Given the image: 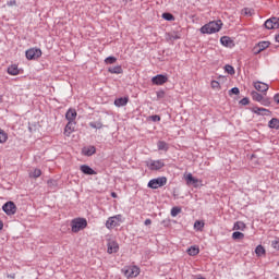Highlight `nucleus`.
Masks as SVG:
<instances>
[{"mask_svg": "<svg viewBox=\"0 0 279 279\" xmlns=\"http://www.w3.org/2000/svg\"><path fill=\"white\" fill-rule=\"evenodd\" d=\"M251 97H252L253 101H257L258 104H260V101H263V95H260L258 92H252Z\"/></svg>", "mask_w": 279, "mask_h": 279, "instance_id": "nucleus-26", "label": "nucleus"}, {"mask_svg": "<svg viewBox=\"0 0 279 279\" xmlns=\"http://www.w3.org/2000/svg\"><path fill=\"white\" fill-rule=\"evenodd\" d=\"M119 242L113 239L107 240V253L117 254L119 252Z\"/></svg>", "mask_w": 279, "mask_h": 279, "instance_id": "nucleus-8", "label": "nucleus"}, {"mask_svg": "<svg viewBox=\"0 0 279 279\" xmlns=\"http://www.w3.org/2000/svg\"><path fill=\"white\" fill-rule=\"evenodd\" d=\"M157 97H165V92L157 93Z\"/></svg>", "mask_w": 279, "mask_h": 279, "instance_id": "nucleus-47", "label": "nucleus"}, {"mask_svg": "<svg viewBox=\"0 0 279 279\" xmlns=\"http://www.w3.org/2000/svg\"><path fill=\"white\" fill-rule=\"evenodd\" d=\"M108 71L109 73H113L116 75H121V73H123V69L121 68V65L109 68Z\"/></svg>", "mask_w": 279, "mask_h": 279, "instance_id": "nucleus-25", "label": "nucleus"}, {"mask_svg": "<svg viewBox=\"0 0 279 279\" xmlns=\"http://www.w3.org/2000/svg\"><path fill=\"white\" fill-rule=\"evenodd\" d=\"M187 186H194V189H197V186H199V184H202V180L196 179L195 177H193V173L189 172V173H184L183 175Z\"/></svg>", "mask_w": 279, "mask_h": 279, "instance_id": "nucleus-6", "label": "nucleus"}, {"mask_svg": "<svg viewBox=\"0 0 279 279\" xmlns=\"http://www.w3.org/2000/svg\"><path fill=\"white\" fill-rule=\"evenodd\" d=\"M2 210L7 215H14L16 213V205L12 202H8L3 205Z\"/></svg>", "mask_w": 279, "mask_h": 279, "instance_id": "nucleus-13", "label": "nucleus"}, {"mask_svg": "<svg viewBox=\"0 0 279 279\" xmlns=\"http://www.w3.org/2000/svg\"><path fill=\"white\" fill-rule=\"evenodd\" d=\"M3 101V96L0 95V104Z\"/></svg>", "mask_w": 279, "mask_h": 279, "instance_id": "nucleus-53", "label": "nucleus"}, {"mask_svg": "<svg viewBox=\"0 0 279 279\" xmlns=\"http://www.w3.org/2000/svg\"><path fill=\"white\" fill-rule=\"evenodd\" d=\"M252 112H254V114H269V109L253 107Z\"/></svg>", "mask_w": 279, "mask_h": 279, "instance_id": "nucleus-20", "label": "nucleus"}, {"mask_svg": "<svg viewBox=\"0 0 279 279\" xmlns=\"http://www.w3.org/2000/svg\"><path fill=\"white\" fill-rule=\"evenodd\" d=\"M4 143H8V133L0 129V145H3Z\"/></svg>", "mask_w": 279, "mask_h": 279, "instance_id": "nucleus-29", "label": "nucleus"}, {"mask_svg": "<svg viewBox=\"0 0 279 279\" xmlns=\"http://www.w3.org/2000/svg\"><path fill=\"white\" fill-rule=\"evenodd\" d=\"M144 225H145V226H151V219H146V220L144 221Z\"/></svg>", "mask_w": 279, "mask_h": 279, "instance_id": "nucleus-45", "label": "nucleus"}, {"mask_svg": "<svg viewBox=\"0 0 279 279\" xmlns=\"http://www.w3.org/2000/svg\"><path fill=\"white\" fill-rule=\"evenodd\" d=\"M230 93L232 95H239L241 92L239 90V87H233V88H231Z\"/></svg>", "mask_w": 279, "mask_h": 279, "instance_id": "nucleus-42", "label": "nucleus"}, {"mask_svg": "<svg viewBox=\"0 0 279 279\" xmlns=\"http://www.w3.org/2000/svg\"><path fill=\"white\" fill-rule=\"evenodd\" d=\"M204 226L205 223L202 220H196L194 222V229H196L198 232H202V230H204Z\"/></svg>", "mask_w": 279, "mask_h": 279, "instance_id": "nucleus-30", "label": "nucleus"}, {"mask_svg": "<svg viewBox=\"0 0 279 279\" xmlns=\"http://www.w3.org/2000/svg\"><path fill=\"white\" fill-rule=\"evenodd\" d=\"M105 62H106L107 64H114V62H117V58H114V57H108V58L105 59Z\"/></svg>", "mask_w": 279, "mask_h": 279, "instance_id": "nucleus-41", "label": "nucleus"}, {"mask_svg": "<svg viewBox=\"0 0 279 279\" xmlns=\"http://www.w3.org/2000/svg\"><path fill=\"white\" fill-rule=\"evenodd\" d=\"M8 73L9 75H19L20 70H19V65L16 64H12L8 68Z\"/></svg>", "mask_w": 279, "mask_h": 279, "instance_id": "nucleus-23", "label": "nucleus"}, {"mask_svg": "<svg viewBox=\"0 0 279 279\" xmlns=\"http://www.w3.org/2000/svg\"><path fill=\"white\" fill-rule=\"evenodd\" d=\"M259 104H260L262 106L268 107V106H271V100H269V98L263 97Z\"/></svg>", "mask_w": 279, "mask_h": 279, "instance_id": "nucleus-40", "label": "nucleus"}, {"mask_svg": "<svg viewBox=\"0 0 279 279\" xmlns=\"http://www.w3.org/2000/svg\"><path fill=\"white\" fill-rule=\"evenodd\" d=\"M122 221H123V215H121V214L109 217L106 221V229L114 230V228H119V226H121Z\"/></svg>", "mask_w": 279, "mask_h": 279, "instance_id": "nucleus-3", "label": "nucleus"}, {"mask_svg": "<svg viewBox=\"0 0 279 279\" xmlns=\"http://www.w3.org/2000/svg\"><path fill=\"white\" fill-rule=\"evenodd\" d=\"M271 247L279 252V238H276L275 240L271 241Z\"/></svg>", "mask_w": 279, "mask_h": 279, "instance_id": "nucleus-37", "label": "nucleus"}, {"mask_svg": "<svg viewBox=\"0 0 279 279\" xmlns=\"http://www.w3.org/2000/svg\"><path fill=\"white\" fill-rule=\"evenodd\" d=\"M276 43H279V36L275 37Z\"/></svg>", "mask_w": 279, "mask_h": 279, "instance_id": "nucleus-50", "label": "nucleus"}, {"mask_svg": "<svg viewBox=\"0 0 279 279\" xmlns=\"http://www.w3.org/2000/svg\"><path fill=\"white\" fill-rule=\"evenodd\" d=\"M43 56V51L38 48H32L26 51V58L27 60H37V58H40Z\"/></svg>", "mask_w": 279, "mask_h": 279, "instance_id": "nucleus-10", "label": "nucleus"}, {"mask_svg": "<svg viewBox=\"0 0 279 279\" xmlns=\"http://www.w3.org/2000/svg\"><path fill=\"white\" fill-rule=\"evenodd\" d=\"M180 213H182V208H180V207H172V209H171V217H178V215H180Z\"/></svg>", "mask_w": 279, "mask_h": 279, "instance_id": "nucleus-36", "label": "nucleus"}, {"mask_svg": "<svg viewBox=\"0 0 279 279\" xmlns=\"http://www.w3.org/2000/svg\"><path fill=\"white\" fill-rule=\"evenodd\" d=\"M232 239H234V241L239 239H245V234H243L242 232L235 231L232 233Z\"/></svg>", "mask_w": 279, "mask_h": 279, "instance_id": "nucleus-35", "label": "nucleus"}, {"mask_svg": "<svg viewBox=\"0 0 279 279\" xmlns=\"http://www.w3.org/2000/svg\"><path fill=\"white\" fill-rule=\"evenodd\" d=\"M210 86L214 90H221V84H219V81H211Z\"/></svg>", "mask_w": 279, "mask_h": 279, "instance_id": "nucleus-34", "label": "nucleus"}, {"mask_svg": "<svg viewBox=\"0 0 279 279\" xmlns=\"http://www.w3.org/2000/svg\"><path fill=\"white\" fill-rule=\"evenodd\" d=\"M220 43L221 45H223V47H229L230 49H232V47H234V39L230 36H222L220 38Z\"/></svg>", "mask_w": 279, "mask_h": 279, "instance_id": "nucleus-16", "label": "nucleus"}, {"mask_svg": "<svg viewBox=\"0 0 279 279\" xmlns=\"http://www.w3.org/2000/svg\"><path fill=\"white\" fill-rule=\"evenodd\" d=\"M253 86L258 93H267L269 90V85L260 81L254 82Z\"/></svg>", "mask_w": 279, "mask_h": 279, "instance_id": "nucleus-14", "label": "nucleus"}, {"mask_svg": "<svg viewBox=\"0 0 279 279\" xmlns=\"http://www.w3.org/2000/svg\"><path fill=\"white\" fill-rule=\"evenodd\" d=\"M75 125H77L76 122H68L63 131L64 136L69 138L75 132Z\"/></svg>", "mask_w": 279, "mask_h": 279, "instance_id": "nucleus-15", "label": "nucleus"}, {"mask_svg": "<svg viewBox=\"0 0 279 279\" xmlns=\"http://www.w3.org/2000/svg\"><path fill=\"white\" fill-rule=\"evenodd\" d=\"M9 278L14 279V278H16V276L15 275H10Z\"/></svg>", "mask_w": 279, "mask_h": 279, "instance_id": "nucleus-51", "label": "nucleus"}, {"mask_svg": "<svg viewBox=\"0 0 279 279\" xmlns=\"http://www.w3.org/2000/svg\"><path fill=\"white\" fill-rule=\"evenodd\" d=\"M157 147H158L159 151H169V144H167V142H165V141H159L157 143Z\"/></svg>", "mask_w": 279, "mask_h": 279, "instance_id": "nucleus-22", "label": "nucleus"}, {"mask_svg": "<svg viewBox=\"0 0 279 279\" xmlns=\"http://www.w3.org/2000/svg\"><path fill=\"white\" fill-rule=\"evenodd\" d=\"M0 230H3V222L0 221Z\"/></svg>", "mask_w": 279, "mask_h": 279, "instance_id": "nucleus-49", "label": "nucleus"}, {"mask_svg": "<svg viewBox=\"0 0 279 279\" xmlns=\"http://www.w3.org/2000/svg\"><path fill=\"white\" fill-rule=\"evenodd\" d=\"M167 184V177H159L148 182V189H160Z\"/></svg>", "mask_w": 279, "mask_h": 279, "instance_id": "nucleus-7", "label": "nucleus"}, {"mask_svg": "<svg viewBox=\"0 0 279 279\" xmlns=\"http://www.w3.org/2000/svg\"><path fill=\"white\" fill-rule=\"evenodd\" d=\"M266 29H279V17H270L265 23Z\"/></svg>", "mask_w": 279, "mask_h": 279, "instance_id": "nucleus-9", "label": "nucleus"}, {"mask_svg": "<svg viewBox=\"0 0 279 279\" xmlns=\"http://www.w3.org/2000/svg\"><path fill=\"white\" fill-rule=\"evenodd\" d=\"M246 226L243 221H236L233 226V230H245Z\"/></svg>", "mask_w": 279, "mask_h": 279, "instance_id": "nucleus-32", "label": "nucleus"}, {"mask_svg": "<svg viewBox=\"0 0 279 279\" xmlns=\"http://www.w3.org/2000/svg\"><path fill=\"white\" fill-rule=\"evenodd\" d=\"M29 178H40L43 175V170L35 168L28 173Z\"/></svg>", "mask_w": 279, "mask_h": 279, "instance_id": "nucleus-24", "label": "nucleus"}, {"mask_svg": "<svg viewBox=\"0 0 279 279\" xmlns=\"http://www.w3.org/2000/svg\"><path fill=\"white\" fill-rule=\"evenodd\" d=\"M255 254L256 256H265L266 254L265 247L263 245L256 246Z\"/></svg>", "mask_w": 279, "mask_h": 279, "instance_id": "nucleus-31", "label": "nucleus"}, {"mask_svg": "<svg viewBox=\"0 0 279 279\" xmlns=\"http://www.w3.org/2000/svg\"><path fill=\"white\" fill-rule=\"evenodd\" d=\"M89 126H92L94 130H101V128H104V124L101 123V121L89 122Z\"/></svg>", "mask_w": 279, "mask_h": 279, "instance_id": "nucleus-33", "label": "nucleus"}, {"mask_svg": "<svg viewBox=\"0 0 279 279\" xmlns=\"http://www.w3.org/2000/svg\"><path fill=\"white\" fill-rule=\"evenodd\" d=\"M247 104H250V99L243 98V99L241 100V105H242V106H247Z\"/></svg>", "mask_w": 279, "mask_h": 279, "instance_id": "nucleus-43", "label": "nucleus"}, {"mask_svg": "<svg viewBox=\"0 0 279 279\" xmlns=\"http://www.w3.org/2000/svg\"><path fill=\"white\" fill-rule=\"evenodd\" d=\"M268 126L271 128L272 130H278L279 129V120L277 118H272L268 122Z\"/></svg>", "mask_w": 279, "mask_h": 279, "instance_id": "nucleus-27", "label": "nucleus"}, {"mask_svg": "<svg viewBox=\"0 0 279 279\" xmlns=\"http://www.w3.org/2000/svg\"><path fill=\"white\" fill-rule=\"evenodd\" d=\"M124 3H128L129 1H132V0H122Z\"/></svg>", "mask_w": 279, "mask_h": 279, "instance_id": "nucleus-54", "label": "nucleus"}, {"mask_svg": "<svg viewBox=\"0 0 279 279\" xmlns=\"http://www.w3.org/2000/svg\"><path fill=\"white\" fill-rule=\"evenodd\" d=\"M270 43L269 41H260L253 48V53L255 56H258L262 51H265V49H268Z\"/></svg>", "mask_w": 279, "mask_h": 279, "instance_id": "nucleus-11", "label": "nucleus"}, {"mask_svg": "<svg viewBox=\"0 0 279 279\" xmlns=\"http://www.w3.org/2000/svg\"><path fill=\"white\" fill-rule=\"evenodd\" d=\"M122 272L124 274L125 278H128V279L136 278L141 274V268H138L137 266H129V267H125L122 270Z\"/></svg>", "mask_w": 279, "mask_h": 279, "instance_id": "nucleus-5", "label": "nucleus"}, {"mask_svg": "<svg viewBox=\"0 0 279 279\" xmlns=\"http://www.w3.org/2000/svg\"><path fill=\"white\" fill-rule=\"evenodd\" d=\"M278 36H279V33H278Z\"/></svg>", "mask_w": 279, "mask_h": 279, "instance_id": "nucleus-56", "label": "nucleus"}, {"mask_svg": "<svg viewBox=\"0 0 279 279\" xmlns=\"http://www.w3.org/2000/svg\"><path fill=\"white\" fill-rule=\"evenodd\" d=\"M14 3H16V1L13 0L10 2V5H13Z\"/></svg>", "mask_w": 279, "mask_h": 279, "instance_id": "nucleus-52", "label": "nucleus"}, {"mask_svg": "<svg viewBox=\"0 0 279 279\" xmlns=\"http://www.w3.org/2000/svg\"><path fill=\"white\" fill-rule=\"evenodd\" d=\"M245 14H247V9H244Z\"/></svg>", "mask_w": 279, "mask_h": 279, "instance_id": "nucleus-55", "label": "nucleus"}, {"mask_svg": "<svg viewBox=\"0 0 279 279\" xmlns=\"http://www.w3.org/2000/svg\"><path fill=\"white\" fill-rule=\"evenodd\" d=\"M162 19H165V21H174L175 20V17H173V14H171V13H163Z\"/></svg>", "mask_w": 279, "mask_h": 279, "instance_id": "nucleus-39", "label": "nucleus"}, {"mask_svg": "<svg viewBox=\"0 0 279 279\" xmlns=\"http://www.w3.org/2000/svg\"><path fill=\"white\" fill-rule=\"evenodd\" d=\"M65 119L68 122L75 123V119H77V111L75 109H69L65 113Z\"/></svg>", "mask_w": 279, "mask_h": 279, "instance_id": "nucleus-17", "label": "nucleus"}, {"mask_svg": "<svg viewBox=\"0 0 279 279\" xmlns=\"http://www.w3.org/2000/svg\"><path fill=\"white\" fill-rule=\"evenodd\" d=\"M70 226L72 232L76 234L77 232H81V230H85V228L88 227V221L86 218H74L71 220Z\"/></svg>", "mask_w": 279, "mask_h": 279, "instance_id": "nucleus-2", "label": "nucleus"}, {"mask_svg": "<svg viewBox=\"0 0 279 279\" xmlns=\"http://www.w3.org/2000/svg\"><path fill=\"white\" fill-rule=\"evenodd\" d=\"M274 101H275L276 104H279V94H276V95L274 96Z\"/></svg>", "mask_w": 279, "mask_h": 279, "instance_id": "nucleus-44", "label": "nucleus"}, {"mask_svg": "<svg viewBox=\"0 0 279 279\" xmlns=\"http://www.w3.org/2000/svg\"><path fill=\"white\" fill-rule=\"evenodd\" d=\"M94 154H97V148H95V146H87L82 149L83 156H94Z\"/></svg>", "mask_w": 279, "mask_h": 279, "instance_id": "nucleus-18", "label": "nucleus"}, {"mask_svg": "<svg viewBox=\"0 0 279 279\" xmlns=\"http://www.w3.org/2000/svg\"><path fill=\"white\" fill-rule=\"evenodd\" d=\"M111 197H113L114 199H117V197H118L117 193H116V192H112V193H111Z\"/></svg>", "mask_w": 279, "mask_h": 279, "instance_id": "nucleus-48", "label": "nucleus"}, {"mask_svg": "<svg viewBox=\"0 0 279 279\" xmlns=\"http://www.w3.org/2000/svg\"><path fill=\"white\" fill-rule=\"evenodd\" d=\"M153 121H160V116H153Z\"/></svg>", "mask_w": 279, "mask_h": 279, "instance_id": "nucleus-46", "label": "nucleus"}, {"mask_svg": "<svg viewBox=\"0 0 279 279\" xmlns=\"http://www.w3.org/2000/svg\"><path fill=\"white\" fill-rule=\"evenodd\" d=\"M225 71H226L227 73H229V75H234V68H233L232 65H230V64H227V65L225 66Z\"/></svg>", "mask_w": 279, "mask_h": 279, "instance_id": "nucleus-38", "label": "nucleus"}, {"mask_svg": "<svg viewBox=\"0 0 279 279\" xmlns=\"http://www.w3.org/2000/svg\"><path fill=\"white\" fill-rule=\"evenodd\" d=\"M81 171L82 173H84L85 175H97V172L95 170H93V168H90L87 165H82L81 166Z\"/></svg>", "mask_w": 279, "mask_h": 279, "instance_id": "nucleus-19", "label": "nucleus"}, {"mask_svg": "<svg viewBox=\"0 0 279 279\" xmlns=\"http://www.w3.org/2000/svg\"><path fill=\"white\" fill-rule=\"evenodd\" d=\"M146 167L149 169V171H160L165 167V160L158 159V160H153L149 159L146 161Z\"/></svg>", "mask_w": 279, "mask_h": 279, "instance_id": "nucleus-4", "label": "nucleus"}, {"mask_svg": "<svg viewBox=\"0 0 279 279\" xmlns=\"http://www.w3.org/2000/svg\"><path fill=\"white\" fill-rule=\"evenodd\" d=\"M223 27V22L221 20L211 21L201 27V34H217Z\"/></svg>", "mask_w": 279, "mask_h": 279, "instance_id": "nucleus-1", "label": "nucleus"}, {"mask_svg": "<svg viewBox=\"0 0 279 279\" xmlns=\"http://www.w3.org/2000/svg\"><path fill=\"white\" fill-rule=\"evenodd\" d=\"M187 254L189 256H197V254H199V246H191L187 250Z\"/></svg>", "mask_w": 279, "mask_h": 279, "instance_id": "nucleus-28", "label": "nucleus"}, {"mask_svg": "<svg viewBox=\"0 0 279 279\" xmlns=\"http://www.w3.org/2000/svg\"><path fill=\"white\" fill-rule=\"evenodd\" d=\"M151 82L155 86H162V84H167V82H169V78L166 75L158 74L151 78Z\"/></svg>", "mask_w": 279, "mask_h": 279, "instance_id": "nucleus-12", "label": "nucleus"}, {"mask_svg": "<svg viewBox=\"0 0 279 279\" xmlns=\"http://www.w3.org/2000/svg\"><path fill=\"white\" fill-rule=\"evenodd\" d=\"M128 101H129L128 97L118 98L114 100V106H117L118 108H121L122 106H128Z\"/></svg>", "mask_w": 279, "mask_h": 279, "instance_id": "nucleus-21", "label": "nucleus"}]
</instances>
